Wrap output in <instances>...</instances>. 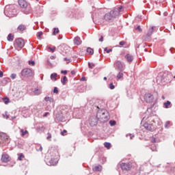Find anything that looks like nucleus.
<instances>
[{
  "instance_id": "nucleus-1",
  "label": "nucleus",
  "mask_w": 175,
  "mask_h": 175,
  "mask_svg": "<svg viewBox=\"0 0 175 175\" xmlns=\"http://www.w3.org/2000/svg\"><path fill=\"white\" fill-rule=\"evenodd\" d=\"M99 110L97 111L96 117L101 121V122H107L109 121L110 116H109V112L106 109H102V106L95 105Z\"/></svg>"
},
{
  "instance_id": "nucleus-2",
  "label": "nucleus",
  "mask_w": 175,
  "mask_h": 175,
  "mask_svg": "<svg viewBox=\"0 0 175 175\" xmlns=\"http://www.w3.org/2000/svg\"><path fill=\"white\" fill-rule=\"evenodd\" d=\"M10 143L9 136L5 133H0V147H5Z\"/></svg>"
},
{
  "instance_id": "nucleus-3",
  "label": "nucleus",
  "mask_w": 175,
  "mask_h": 175,
  "mask_svg": "<svg viewBox=\"0 0 175 175\" xmlns=\"http://www.w3.org/2000/svg\"><path fill=\"white\" fill-rule=\"evenodd\" d=\"M157 80H160L161 83H168L169 75H167V72H160L157 77Z\"/></svg>"
},
{
  "instance_id": "nucleus-4",
  "label": "nucleus",
  "mask_w": 175,
  "mask_h": 175,
  "mask_svg": "<svg viewBox=\"0 0 175 175\" xmlns=\"http://www.w3.org/2000/svg\"><path fill=\"white\" fill-rule=\"evenodd\" d=\"M120 169H122L123 172H129V170H131V169L132 168V163H120Z\"/></svg>"
},
{
  "instance_id": "nucleus-5",
  "label": "nucleus",
  "mask_w": 175,
  "mask_h": 175,
  "mask_svg": "<svg viewBox=\"0 0 175 175\" xmlns=\"http://www.w3.org/2000/svg\"><path fill=\"white\" fill-rule=\"evenodd\" d=\"M54 153L55 154V157H52L49 161V163L52 166H55L58 163V151L55 150Z\"/></svg>"
},
{
  "instance_id": "nucleus-6",
  "label": "nucleus",
  "mask_w": 175,
  "mask_h": 175,
  "mask_svg": "<svg viewBox=\"0 0 175 175\" xmlns=\"http://www.w3.org/2000/svg\"><path fill=\"white\" fill-rule=\"evenodd\" d=\"M21 75L24 77H31L32 76V70L25 68L21 71Z\"/></svg>"
},
{
  "instance_id": "nucleus-7",
  "label": "nucleus",
  "mask_w": 175,
  "mask_h": 175,
  "mask_svg": "<svg viewBox=\"0 0 175 175\" xmlns=\"http://www.w3.org/2000/svg\"><path fill=\"white\" fill-rule=\"evenodd\" d=\"M15 43L19 49H23L25 46V42L23 38H17L15 40Z\"/></svg>"
},
{
  "instance_id": "nucleus-8",
  "label": "nucleus",
  "mask_w": 175,
  "mask_h": 175,
  "mask_svg": "<svg viewBox=\"0 0 175 175\" xmlns=\"http://www.w3.org/2000/svg\"><path fill=\"white\" fill-rule=\"evenodd\" d=\"M144 99L146 103H152L154 101V96L150 93H146L144 96Z\"/></svg>"
},
{
  "instance_id": "nucleus-9",
  "label": "nucleus",
  "mask_w": 175,
  "mask_h": 175,
  "mask_svg": "<svg viewBox=\"0 0 175 175\" xmlns=\"http://www.w3.org/2000/svg\"><path fill=\"white\" fill-rule=\"evenodd\" d=\"M55 122H62L65 121V117H64V114L62 113L58 112L56 113L55 118Z\"/></svg>"
},
{
  "instance_id": "nucleus-10",
  "label": "nucleus",
  "mask_w": 175,
  "mask_h": 175,
  "mask_svg": "<svg viewBox=\"0 0 175 175\" xmlns=\"http://www.w3.org/2000/svg\"><path fill=\"white\" fill-rule=\"evenodd\" d=\"M98 118H95V117H90L89 119V122H90V126H95L96 125H98Z\"/></svg>"
},
{
  "instance_id": "nucleus-11",
  "label": "nucleus",
  "mask_w": 175,
  "mask_h": 175,
  "mask_svg": "<svg viewBox=\"0 0 175 175\" xmlns=\"http://www.w3.org/2000/svg\"><path fill=\"white\" fill-rule=\"evenodd\" d=\"M109 14H111V16L114 20L116 17H118V16H120V11L118 10L114 9L109 12Z\"/></svg>"
},
{
  "instance_id": "nucleus-12",
  "label": "nucleus",
  "mask_w": 175,
  "mask_h": 175,
  "mask_svg": "<svg viewBox=\"0 0 175 175\" xmlns=\"http://www.w3.org/2000/svg\"><path fill=\"white\" fill-rule=\"evenodd\" d=\"M144 127L146 131H149L150 132H152V131H154V126L151 124H148V122H145L144 124Z\"/></svg>"
},
{
  "instance_id": "nucleus-13",
  "label": "nucleus",
  "mask_w": 175,
  "mask_h": 175,
  "mask_svg": "<svg viewBox=\"0 0 175 175\" xmlns=\"http://www.w3.org/2000/svg\"><path fill=\"white\" fill-rule=\"evenodd\" d=\"M115 65L117 69L120 70V72H122L124 70V65H122V63L120 61L116 62Z\"/></svg>"
},
{
  "instance_id": "nucleus-14",
  "label": "nucleus",
  "mask_w": 175,
  "mask_h": 175,
  "mask_svg": "<svg viewBox=\"0 0 175 175\" xmlns=\"http://www.w3.org/2000/svg\"><path fill=\"white\" fill-rule=\"evenodd\" d=\"M73 42L74 44H76L77 46H80V44H81V39L79 36L75 37Z\"/></svg>"
},
{
  "instance_id": "nucleus-15",
  "label": "nucleus",
  "mask_w": 175,
  "mask_h": 175,
  "mask_svg": "<svg viewBox=\"0 0 175 175\" xmlns=\"http://www.w3.org/2000/svg\"><path fill=\"white\" fill-rule=\"evenodd\" d=\"M18 5L21 6V8H27V2L24 0H18Z\"/></svg>"
},
{
  "instance_id": "nucleus-16",
  "label": "nucleus",
  "mask_w": 175,
  "mask_h": 175,
  "mask_svg": "<svg viewBox=\"0 0 175 175\" xmlns=\"http://www.w3.org/2000/svg\"><path fill=\"white\" fill-rule=\"evenodd\" d=\"M104 18L106 21H110V20H113L111 14L109 12L105 14Z\"/></svg>"
},
{
  "instance_id": "nucleus-17",
  "label": "nucleus",
  "mask_w": 175,
  "mask_h": 175,
  "mask_svg": "<svg viewBox=\"0 0 175 175\" xmlns=\"http://www.w3.org/2000/svg\"><path fill=\"white\" fill-rule=\"evenodd\" d=\"M93 172H102V165H96L92 167Z\"/></svg>"
},
{
  "instance_id": "nucleus-18",
  "label": "nucleus",
  "mask_w": 175,
  "mask_h": 175,
  "mask_svg": "<svg viewBox=\"0 0 175 175\" xmlns=\"http://www.w3.org/2000/svg\"><path fill=\"white\" fill-rule=\"evenodd\" d=\"M125 58L128 61V62H132V61H133V55L131 54H126L125 55Z\"/></svg>"
},
{
  "instance_id": "nucleus-19",
  "label": "nucleus",
  "mask_w": 175,
  "mask_h": 175,
  "mask_svg": "<svg viewBox=\"0 0 175 175\" xmlns=\"http://www.w3.org/2000/svg\"><path fill=\"white\" fill-rule=\"evenodd\" d=\"M9 155L8 154H3L1 156V161L2 162H9Z\"/></svg>"
},
{
  "instance_id": "nucleus-20",
  "label": "nucleus",
  "mask_w": 175,
  "mask_h": 175,
  "mask_svg": "<svg viewBox=\"0 0 175 175\" xmlns=\"http://www.w3.org/2000/svg\"><path fill=\"white\" fill-rule=\"evenodd\" d=\"M163 107L165 109H170V107H172V102L167 100V102L164 103Z\"/></svg>"
},
{
  "instance_id": "nucleus-21",
  "label": "nucleus",
  "mask_w": 175,
  "mask_h": 175,
  "mask_svg": "<svg viewBox=\"0 0 175 175\" xmlns=\"http://www.w3.org/2000/svg\"><path fill=\"white\" fill-rule=\"evenodd\" d=\"M154 28H155V27L152 26V27H151V28L149 29V30L146 34V36L150 38V36H151V35H152V33H154Z\"/></svg>"
},
{
  "instance_id": "nucleus-22",
  "label": "nucleus",
  "mask_w": 175,
  "mask_h": 175,
  "mask_svg": "<svg viewBox=\"0 0 175 175\" xmlns=\"http://www.w3.org/2000/svg\"><path fill=\"white\" fill-rule=\"evenodd\" d=\"M25 29H26V27H25V25H20L18 27V31H20V32H23V31H25Z\"/></svg>"
},
{
  "instance_id": "nucleus-23",
  "label": "nucleus",
  "mask_w": 175,
  "mask_h": 175,
  "mask_svg": "<svg viewBox=\"0 0 175 175\" xmlns=\"http://www.w3.org/2000/svg\"><path fill=\"white\" fill-rule=\"evenodd\" d=\"M7 39L8 42H13V40H14V36L12 33H10L8 34Z\"/></svg>"
},
{
  "instance_id": "nucleus-24",
  "label": "nucleus",
  "mask_w": 175,
  "mask_h": 175,
  "mask_svg": "<svg viewBox=\"0 0 175 175\" xmlns=\"http://www.w3.org/2000/svg\"><path fill=\"white\" fill-rule=\"evenodd\" d=\"M33 94L34 95H40V94H42V90H40V89H38V88H35L33 90Z\"/></svg>"
},
{
  "instance_id": "nucleus-25",
  "label": "nucleus",
  "mask_w": 175,
  "mask_h": 175,
  "mask_svg": "<svg viewBox=\"0 0 175 175\" xmlns=\"http://www.w3.org/2000/svg\"><path fill=\"white\" fill-rule=\"evenodd\" d=\"M86 52L88 53L90 55H94V49L90 47H88L86 49Z\"/></svg>"
},
{
  "instance_id": "nucleus-26",
  "label": "nucleus",
  "mask_w": 175,
  "mask_h": 175,
  "mask_svg": "<svg viewBox=\"0 0 175 175\" xmlns=\"http://www.w3.org/2000/svg\"><path fill=\"white\" fill-rule=\"evenodd\" d=\"M44 100L46 102H50V103H54V98L51 97L46 96L44 98Z\"/></svg>"
},
{
  "instance_id": "nucleus-27",
  "label": "nucleus",
  "mask_w": 175,
  "mask_h": 175,
  "mask_svg": "<svg viewBox=\"0 0 175 175\" xmlns=\"http://www.w3.org/2000/svg\"><path fill=\"white\" fill-rule=\"evenodd\" d=\"M20 133L23 137H24L25 135H28V131L27 130L24 131V129H21Z\"/></svg>"
},
{
  "instance_id": "nucleus-28",
  "label": "nucleus",
  "mask_w": 175,
  "mask_h": 175,
  "mask_svg": "<svg viewBox=\"0 0 175 175\" xmlns=\"http://www.w3.org/2000/svg\"><path fill=\"white\" fill-rule=\"evenodd\" d=\"M57 73H53L51 75V79L54 80V81H57Z\"/></svg>"
},
{
  "instance_id": "nucleus-29",
  "label": "nucleus",
  "mask_w": 175,
  "mask_h": 175,
  "mask_svg": "<svg viewBox=\"0 0 175 175\" xmlns=\"http://www.w3.org/2000/svg\"><path fill=\"white\" fill-rule=\"evenodd\" d=\"M116 77L118 80H120V79H122V77H124V73H122V71H120Z\"/></svg>"
},
{
  "instance_id": "nucleus-30",
  "label": "nucleus",
  "mask_w": 175,
  "mask_h": 175,
  "mask_svg": "<svg viewBox=\"0 0 175 175\" xmlns=\"http://www.w3.org/2000/svg\"><path fill=\"white\" fill-rule=\"evenodd\" d=\"M104 146L105 148H108V150L111 147V144L110 142H105Z\"/></svg>"
},
{
  "instance_id": "nucleus-31",
  "label": "nucleus",
  "mask_w": 175,
  "mask_h": 175,
  "mask_svg": "<svg viewBox=\"0 0 175 175\" xmlns=\"http://www.w3.org/2000/svg\"><path fill=\"white\" fill-rule=\"evenodd\" d=\"M3 102L5 104L8 105L10 102V100L8 97H5L3 98Z\"/></svg>"
},
{
  "instance_id": "nucleus-32",
  "label": "nucleus",
  "mask_w": 175,
  "mask_h": 175,
  "mask_svg": "<svg viewBox=\"0 0 175 175\" xmlns=\"http://www.w3.org/2000/svg\"><path fill=\"white\" fill-rule=\"evenodd\" d=\"M24 158H25L24 154L20 153L18 154V161H23V159H24Z\"/></svg>"
},
{
  "instance_id": "nucleus-33",
  "label": "nucleus",
  "mask_w": 175,
  "mask_h": 175,
  "mask_svg": "<svg viewBox=\"0 0 175 175\" xmlns=\"http://www.w3.org/2000/svg\"><path fill=\"white\" fill-rule=\"evenodd\" d=\"M170 121H167L164 125L165 128L166 129H169V128H170Z\"/></svg>"
},
{
  "instance_id": "nucleus-34",
  "label": "nucleus",
  "mask_w": 175,
  "mask_h": 175,
  "mask_svg": "<svg viewBox=\"0 0 175 175\" xmlns=\"http://www.w3.org/2000/svg\"><path fill=\"white\" fill-rule=\"evenodd\" d=\"M66 81H68V78L66 77V76H64L63 77V81H62V83L64 85H65V84H66Z\"/></svg>"
},
{
  "instance_id": "nucleus-35",
  "label": "nucleus",
  "mask_w": 175,
  "mask_h": 175,
  "mask_svg": "<svg viewBox=\"0 0 175 175\" xmlns=\"http://www.w3.org/2000/svg\"><path fill=\"white\" fill-rule=\"evenodd\" d=\"M59 33V29L58 28H54L53 29V35H55L56 33Z\"/></svg>"
},
{
  "instance_id": "nucleus-36",
  "label": "nucleus",
  "mask_w": 175,
  "mask_h": 175,
  "mask_svg": "<svg viewBox=\"0 0 175 175\" xmlns=\"http://www.w3.org/2000/svg\"><path fill=\"white\" fill-rule=\"evenodd\" d=\"M116 124H117L116 120H110L109 121V125H111V126H114V125H116Z\"/></svg>"
},
{
  "instance_id": "nucleus-37",
  "label": "nucleus",
  "mask_w": 175,
  "mask_h": 175,
  "mask_svg": "<svg viewBox=\"0 0 175 175\" xmlns=\"http://www.w3.org/2000/svg\"><path fill=\"white\" fill-rule=\"evenodd\" d=\"M36 150L37 151H43V147H42L40 145H38L36 146Z\"/></svg>"
},
{
  "instance_id": "nucleus-38",
  "label": "nucleus",
  "mask_w": 175,
  "mask_h": 175,
  "mask_svg": "<svg viewBox=\"0 0 175 175\" xmlns=\"http://www.w3.org/2000/svg\"><path fill=\"white\" fill-rule=\"evenodd\" d=\"M55 46H53L51 48V46H49L48 49L50 50L51 51V53H54L55 51Z\"/></svg>"
},
{
  "instance_id": "nucleus-39",
  "label": "nucleus",
  "mask_w": 175,
  "mask_h": 175,
  "mask_svg": "<svg viewBox=\"0 0 175 175\" xmlns=\"http://www.w3.org/2000/svg\"><path fill=\"white\" fill-rule=\"evenodd\" d=\"M47 135H48L46 137L47 140H49V142H51V133H48Z\"/></svg>"
},
{
  "instance_id": "nucleus-40",
  "label": "nucleus",
  "mask_w": 175,
  "mask_h": 175,
  "mask_svg": "<svg viewBox=\"0 0 175 175\" xmlns=\"http://www.w3.org/2000/svg\"><path fill=\"white\" fill-rule=\"evenodd\" d=\"M104 51H105L107 54H109V53H111L112 50L111 49H107V48H105Z\"/></svg>"
},
{
  "instance_id": "nucleus-41",
  "label": "nucleus",
  "mask_w": 175,
  "mask_h": 175,
  "mask_svg": "<svg viewBox=\"0 0 175 175\" xmlns=\"http://www.w3.org/2000/svg\"><path fill=\"white\" fill-rule=\"evenodd\" d=\"M109 88H110V90H114V88H116V86L114 85V84L113 83H111L109 84Z\"/></svg>"
},
{
  "instance_id": "nucleus-42",
  "label": "nucleus",
  "mask_w": 175,
  "mask_h": 175,
  "mask_svg": "<svg viewBox=\"0 0 175 175\" xmlns=\"http://www.w3.org/2000/svg\"><path fill=\"white\" fill-rule=\"evenodd\" d=\"M88 66H89L90 69H92L94 68V66H95V64H91V62H88Z\"/></svg>"
},
{
  "instance_id": "nucleus-43",
  "label": "nucleus",
  "mask_w": 175,
  "mask_h": 175,
  "mask_svg": "<svg viewBox=\"0 0 175 175\" xmlns=\"http://www.w3.org/2000/svg\"><path fill=\"white\" fill-rule=\"evenodd\" d=\"M17 77V75H16L15 73H13L10 75V77L12 80H14V79H16V77Z\"/></svg>"
},
{
  "instance_id": "nucleus-44",
  "label": "nucleus",
  "mask_w": 175,
  "mask_h": 175,
  "mask_svg": "<svg viewBox=\"0 0 175 175\" xmlns=\"http://www.w3.org/2000/svg\"><path fill=\"white\" fill-rule=\"evenodd\" d=\"M136 31H138L139 32H142L143 29H142V27L139 25L135 28Z\"/></svg>"
},
{
  "instance_id": "nucleus-45",
  "label": "nucleus",
  "mask_w": 175,
  "mask_h": 175,
  "mask_svg": "<svg viewBox=\"0 0 175 175\" xmlns=\"http://www.w3.org/2000/svg\"><path fill=\"white\" fill-rule=\"evenodd\" d=\"M128 136H130L131 140H132V139H133V137H135V135L133 134H126V137H128Z\"/></svg>"
},
{
  "instance_id": "nucleus-46",
  "label": "nucleus",
  "mask_w": 175,
  "mask_h": 175,
  "mask_svg": "<svg viewBox=\"0 0 175 175\" xmlns=\"http://www.w3.org/2000/svg\"><path fill=\"white\" fill-rule=\"evenodd\" d=\"M53 94H58V88H57V87L54 88Z\"/></svg>"
},
{
  "instance_id": "nucleus-47",
  "label": "nucleus",
  "mask_w": 175,
  "mask_h": 175,
  "mask_svg": "<svg viewBox=\"0 0 175 175\" xmlns=\"http://www.w3.org/2000/svg\"><path fill=\"white\" fill-rule=\"evenodd\" d=\"M64 61H66L67 64H70V59H68L67 57H64Z\"/></svg>"
},
{
  "instance_id": "nucleus-48",
  "label": "nucleus",
  "mask_w": 175,
  "mask_h": 175,
  "mask_svg": "<svg viewBox=\"0 0 175 175\" xmlns=\"http://www.w3.org/2000/svg\"><path fill=\"white\" fill-rule=\"evenodd\" d=\"M6 116V119L8 120V118H9V115H8V111H5V113L3 114V117H5Z\"/></svg>"
},
{
  "instance_id": "nucleus-49",
  "label": "nucleus",
  "mask_w": 175,
  "mask_h": 175,
  "mask_svg": "<svg viewBox=\"0 0 175 175\" xmlns=\"http://www.w3.org/2000/svg\"><path fill=\"white\" fill-rule=\"evenodd\" d=\"M29 65H31L32 66H34L35 61H29Z\"/></svg>"
},
{
  "instance_id": "nucleus-50",
  "label": "nucleus",
  "mask_w": 175,
  "mask_h": 175,
  "mask_svg": "<svg viewBox=\"0 0 175 175\" xmlns=\"http://www.w3.org/2000/svg\"><path fill=\"white\" fill-rule=\"evenodd\" d=\"M122 9V5H120L118 8H116V10H118L119 11V14L120 13H121V10Z\"/></svg>"
},
{
  "instance_id": "nucleus-51",
  "label": "nucleus",
  "mask_w": 175,
  "mask_h": 175,
  "mask_svg": "<svg viewBox=\"0 0 175 175\" xmlns=\"http://www.w3.org/2000/svg\"><path fill=\"white\" fill-rule=\"evenodd\" d=\"M42 35H43V32H42V31H40V32L37 33V36L38 38H40V36H42Z\"/></svg>"
},
{
  "instance_id": "nucleus-52",
  "label": "nucleus",
  "mask_w": 175,
  "mask_h": 175,
  "mask_svg": "<svg viewBox=\"0 0 175 175\" xmlns=\"http://www.w3.org/2000/svg\"><path fill=\"white\" fill-rule=\"evenodd\" d=\"M150 150H152V151H157V146H151Z\"/></svg>"
},
{
  "instance_id": "nucleus-53",
  "label": "nucleus",
  "mask_w": 175,
  "mask_h": 175,
  "mask_svg": "<svg viewBox=\"0 0 175 175\" xmlns=\"http://www.w3.org/2000/svg\"><path fill=\"white\" fill-rule=\"evenodd\" d=\"M61 73L63 75H68V71L67 70H62Z\"/></svg>"
},
{
  "instance_id": "nucleus-54",
  "label": "nucleus",
  "mask_w": 175,
  "mask_h": 175,
  "mask_svg": "<svg viewBox=\"0 0 175 175\" xmlns=\"http://www.w3.org/2000/svg\"><path fill=\"white\" fill-rule=\"evenodd\" d=\"M120 46H124L125 44V42L124 41H121L119 42Z\"/></svg>"
},
{
  "instance_id": "nucleus-55",
  "label": "nucleus",
  "mask_w": 175,
  "mask_h": 175,
  "mask_svg": "<svg viewBox=\"0 0 175 175\" xmlns=\"http://www.w3.org/2000/svg\"><path fill=\"white\" fill-rule=\"evenodd\" d=\"M152 143H157V139L155 137L152 138Z\"/></svg>"
},
{
  "instance_id": "nucleus-56",
  "label": "nucleus",
  "mask_w": 175,
  "mask_h": 175,
  "mask_svg": "<svg viewBox=\"0 0 175 175\" xmlns=\"http://www.w3.org/2000/svg\"><path fill=\"white\" fill-rule=\"evenodd\" d=\"M49 114H50L49 112H46L45 113L43 114V117H47V116H49Z\"/></svg>"
},
{
  "instance_id": "nucleus-57",
  "label": "nucleus",
  "mask_w": 175,
  "mask_h": 175,
  "mask_svg": "<svg viewBox=\"0 0 175 175\" xmlns=\"http://www.w3.org/2000/svg\"><path fill=\"white\" fill-rule=\"evenodd\" d=\"M66 133V130H64L62 132H61V135L64 136V135Z\"/></svg>"
},
{
  "instance_id": "nucleus-58",
  "label": "nucleus",
  "mask_w": 175,
  "mask_h": 175,
  "mask_svg": "<svg viewBox=\"0 0 175 175\" xmlns=\"http://www.w3.org/2000/svg\"><path fill=\"white\" fill-rule=\"evenodd\" d=\"M99 42H103V36H100V39L98 40Z\"/></svg>"
},
{
  "instance_id": "nucleus-59",
  "label": "nucleus",
  "mask_w": 175,
  "mask_h": 175,
  "mask_svg": "<svg viewBox=\"0 0 175 175\" xmlns=\"http://www.w3.org/2000/svg\"><path fill=\"white\" fill-rule=\"evenodd\" d=\"M0 77H3V72L0 70Z\"/></svg>"
},
{
  "instance_id": "nucleus-60",
  "label": "nucleus",
  "mask_w": 175,
  "mask_h": 175,
  "mask_svg": "<svg viewBox=\"0 0 175 175\" xmlns=\"http://www.w3.org/2000/svg\"><path fill=\"white\" fill-rule=\"evenodd\" d=\"M50 58H51V59H55V58H57V57L52 55V56L50 57Z\"/></svg>"
},
{
  "instance_id": "nucleus-61",
  "label": "nucleus",
  "mask_w": 175,
  "mask_h": 175,
  "mask_svg": "<svg viewBox=\"0 0 175 175\" xmlns=\"http://www.w3.org/2000/svg\"><path fill=\"white\" fill-rule=\"evenodd\" d=\"M81 81H85V77H83L81 79Z\"/></svg>"
},
{
  "instance_id": "nucleus-62",
  "label": "nucleus",
  "mask_w": 175,
  "mask_h": 175,
  "mask_svg": "<svg viewBox=\"0 0 175 175\" xmlns=\"http://www.w3.org/2000/svg\"><path fill=\"white\" fill-rule=\"evenodd\" d=\"M71 75H76V71L72 70L71 71Z\"/></svg>"
},
{
  "instance_id": "nucleus-63",
  "label": "nucleus",
  "mask_w": 175,
  "mask_h": 175,
  "mask_svg": "<svg viewBox=\"0 0 175 175\" xmlns=\"http://www.w3.org/2000/svg\"><path fill=\"white\" fill-rule=\"evenodd\" d=\"M47 64H48V65H51V63H50V60L49 59L47 60Z\"/></svg>"
},
{
  "instance_id": "nucleus-64",
  "label": "nucleus",
  "mask_w": 175,
  "mask_h": 175,
  "mask_svg": "<svg viewBox=\"0 0 175 175\" xmlns=\"http://www.w3.org/2000/svg\"><path fill=\"white\" fill-rule=\"evenodd\" d=\"M163 14L166 17V16H167V12H164Z\"/></svg>"
}]
</instances>
